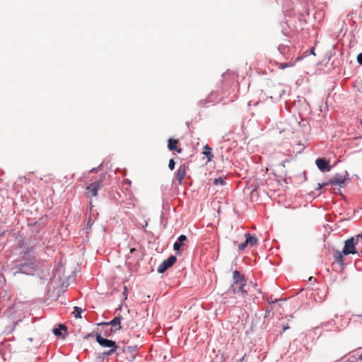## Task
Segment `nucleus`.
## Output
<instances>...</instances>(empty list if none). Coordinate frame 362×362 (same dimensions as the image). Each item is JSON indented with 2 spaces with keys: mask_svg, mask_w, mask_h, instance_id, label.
<instances>
[{
  "mask_svg": "<svg viewBox=\"0 0 362 362\" xmlns=\"http://www.w3.org/2000/svg\"><path fill=\"white\" fill-rule=\"evenodd\" d=\"M233 280L230 287L222 294L224 303H246L247 297L252 289L257 290L252 282L248 281L238 271L233 272Z\"/></svg>",
  "mask_w": 362,
  "mask_h": 362,
  "instance_id": "f257e3e1",
  "label": "nucleus"
},
{
  "mask_svg": "<svg viewBox=\"0 0 362 362\" xmlns=\"http://www.w3.org/2000/svg\"><path fill=\"white\" fill-rule=\"evenodd\" d=\"M16 266L21 273L33 274L38 266L35 253L32 250L22 252L19 258L16 260Z\"/></svg>",
  "mask_w": 362,
  "mask_h": 362,
  "instance_id": "f03ea898",
  "label": "nucleus"
},
{
  "mask_svg": "<svg viewBox=\"0 0 362 362\" xmlns=\"http://www.w3.org/2000/svg\"><path fill=\"white\" fill-rule=\"evenodd\" d=\"M360 240H362L361 235H358L355 238L351 237V238L346 240L344 247L343 248V254L344 255H348L350 254L354 255L358 253L356 245L358 244Z\"/></svg>",
  "mask_w": 362,
  "mask_h": 362,
  "instance_id": "7ed1b4c3",
  "label": "nucleus"
},
{
  "mask_svg": "<svg viewBox=\"0 0 362 362\" xmlns=\"http://www.w3.org/2000/svg\"><path fill=\"white\" fill-rule=\"evenodd\" d=\"M97 342L103 347H110L111 349L105 352L107 356L112 355L115 353L117 349V345L115 341L103 338L100 334H96L95 335Z\"/></svg>",
  "mask_w": 362,
  "mask_h": 362,
  "instance_id": "20e7f679",
  "label": "nucleus"
},
{
  "mask_svg": "<svg viewBox=\"0 0 362 362\" xmlns=\"http://www.w3.org/2000/svg\"><path fill=\"white\" fill-rule=\"evenodd\" d=\"M124 320V318L123 317L117 316V317H115V318H113L110 322H101V323H99L98 325L99 326L112 325V327L110 328V332L115 333L117 330H119L122 328V326L121 325V322H122V320Z\"/></svg>",
  "mask_w": 362,
  "mask_h": 362,
  "instance_id": "39448f33",
  "label": "nucleus"
},
{
  "mask_svg": "<svg viewBox=\"0 0 362 362\" xmlns=\"http://www.w3.org/2000/svg\"><path fill=\"white\" fill-rule=\"evenodd\" d=\"M103 178H100V180H96L87 186L86 191L89 196L96 197L98 195V191L103 186Z\"/></svg>",
  "mask_w": 362,
  "mask_h": 362,
  "instance_id": "423d86ee",
  "label": "nucleus"
},
{
  "mask_svg": "<svg viewBox=\"0 0 362 362\" xmlns=\"http://www.w3.org/2000/svg\"><path fill=\"white\" fill-rule=\"evenodd\" d=\"M176 260V257L173 255L169 257L159 265L157 269L158 272L160 274L165 272L169 267H172L175 263Z\"/></svg>",
  "mask_w": 362,
  "mask_h": 362,
  "instance_id": "0eeeda50",
  "label": "nucleus"
},
{
  "mask_svg": "<svg viewBox=\"0 0 362 362\" xmlns=\"http://www.w3.org/2000/svg\"><path fill=\"white\" fill-rule=\"evenodd\" d=\"M187 170V165L185 163H183L178 167L175 173V180L179 185L182 184V181L186 175Z\"/></svg>",
  "mask_w": 362,
  "mask_h": 362,
  "instance_id": "6e6552de",
  "label": "nucleus"
},
{
  "mask_svg": "<svg viewBox=\"0 0 362 362\" xmlns=\"http://www.w3.org/2000/svg\"><path fill=\"white\" fill-rule=\"evenodd\" d=\"M348 174L346 173L345 175H336L334 177L329 180V184L338 185L340 187H343L345 185V182L347 180Z\"/></svg>",
  "mask_w": 362,
  "mask_h": 362,
  "instance_id": "1a4fd4ad",
  "label": "nucleus"
},
{
  "mask_svg": "<svg viewBox=\"0 0 362 362\" xmlns=\"http://www.w3.org/2000/svg\"><path fill=\"white\" fill-rule=\"evenodd\" d=\"M315 163L317 168L322 172H328L331 169L329 161L325 158H317Z\"/></svg>",
  "mask_w": 362,
  "mask_h": 362,
  "instance_id": "9d476101",
  "label": "nucleus"
},
{
  "mask_svg": "<svg viewBox=\"0 0 362 362\" xmlns=\"http://www.w3.org/2000/svg\"><path fill=\"white\" fill-rule=\"evenodd\" d=\"M178 143H179L178 139H174L172 138L169 139L168 144V147L169 150L172 151H175L177 153H180L182 152V149L180 147L177 146Z\"/></svg>",
  "mask_w": 362,
  "mask_h": 362,
  "instance_id": "9b49d317",
  "label": "nucleus"
},
{
  "mask_svg": "<svg viewBox=\"0 0 362 362\" xmlns=\"http://www.w3.org/2000/svg\"><path fill=\"white\" fill-rule=\"evenodd\" d=\"M187 240V237L185 235H181L178 238V240L175 242L173 245V249L175 251H179L181 246L184 244V241Z\"/></svg>",
  "mask_w": 362,
  "mask_h": 362,
  "instance_id": "f8f14e48",
  "label": "nucleus"
},
{
  "mask_svg": "<svg viewBox=\"0 0 362 362\" xmlns=\"http://www.w3.org/2000/svg\"><path fill=\"white\" fill-rule=\"evenodd\" d=\"M203 154L206 156L207 158L208 161H211L214 155L212 153V149L210 148L208 145H206L204 148Z\"/></svg>",
  "mask_w": 362,
  "mask_h": 362,
  "instance_id": "ddd939ff",
  "label": "nucleus"
},
{
  "mask_svg": "<svg viewBox=\"0 0 362 362\" xmlns=\"http://www.w3.org/2000/svg\"><path fill=\"white\" fill-rule=\"evenodd\" d=\"M245 238H246V243H248L249 245L253 246L257 244V238L254 236L251 235L250 233L245 234Z\"/></svg>",
  "mask_w": 362,
  "mask_h": 362,
  "instance_id": "4468645a",
  "label": "nucleus"
},
{
  "mask_svg": "<svg viewBox=\"0 0 362 362\" xmlns=\"http://www.w3.org/2000/svg\"><path fill=\"white\" fill-rule=\"evenodd\" d=\"M62 330L66 331V326L64 325L60 324L59 325V327L54 328L53 329V333L54 334V335H56L57 337H64V336H63V334L62 333Z\"/></svg>",
  "mask_w": 362,
  "mask_h": 362,
  "instance_id": "2eb2a0df",
  "label": "nucleus"
},
{
  "mask_svg": "<svg viewBox=\"0 0 362 362\" xmlns=\"http://www.w3.org/2000/svg\"><path fill=\"white\" fill-rule=\"evenodd\" d=\"M344 255L343 254V252H340L339 251H337L335 253H334V257L335 259H337V261L340 263V264H343L344 263Z\"/></svg>",
  "mask_w": 362,
  "mask_h": 362,
  "instance_id": "dca6fc26",
  "label": "nucleus"
},
{
  "mask_svg": "<svg viewBox=\"0 0 362 362\" xmlns=\"http://www.w3.org/2000/svg\"><path fill=\"white\" fill-rule=\"evenodd\" d=\"M74 311H73V315L74 316L76 317V318H81V312H82V309L81 308H78V307H74Z\"/></svg>",
  "mask_w": 362,
  "mask_h": 362,
  "instance_id": "f3484780",
  "label": "nucleus"
},
{
  "mask_svg": "<svg viewBox=\"0 0 362 362\" xmlns=\"http://www.w3.org/2000/svg\"><path fill=\"white\" fill-rule=\"evenodd\" d=\"M213 184L214 185H225L226 182L223 177H218V178H215L213 180Z\"/></svg>",
  "mask_w": 362,
  "mask_h": 362,
  "instance_id": "a211bd4d",
  "label": "nucleus"
},
{
  "mask_svg": "<svg viewBox=\"0 0 362 362\" xmlns=\"http://www.w3.org/2000/svg\"><path fill=\"white\" fill-rule=\"evenodd\" d=\"M294 65L293 62H288V63H280L279 64V68L281 69H286L287 67H291Z\"/></svg>",
  "mask_w": 362,
  "mask_h": 362,
  "instance_id": "6ab92c4d",
  "label": "nucleus"
},
{
  "mask_svg": "<svg viewBox=\"0 0 362 362\" xmlns=\"http://www.w3.org/2000/svg\"><path fill=\"white\" fill-rule=\"evenodd\" d=\"M279 50L280 51L281 53L284 54L286 51L288 50V47L285 45H280L279 47Z\"/></svg>",
  "mask_w": 362,
  "mask_h": 362,
  "instance_id": "aec40b11",
  "label": "nucleus"
},
{
  "mask_svg": "<svg viewBox=\"0 0 362 362\" xmlns=\"http://www.w3.org/2000/svg\"><path fill=\"white\" fill-rule=\"evenodd\" d=\"M175 163L173 159H170L169 163H168V168L170 170H173L175 168Z\"/></svg>",
  "mask_w": 362,
  "mask_h": 362,
  "instance_id": "412c9836",
  "label": "nucleus"
},
{
  "mask_svg": "<svg viewBox=\"0 0 362 362\" xmlns=\"http://www.w3.org/2000/svg\"><path fill=\"white\" fill-rule=\"evenodd\" d=\"M247 245H249L248 243H246V240L245 242L242 243L238 245V250H243Z\"/></svg>",
  "mask_w": 362,
  "mask_h": 362,
  "instance_id": "4be33fe9",
  "label": "nucleus"
},
{
  "mask_svg": "<svg viewBox=\"0 0 362 362\" xmlns=\"http://www.w3.org/2000/svg\"><path fill=\"white\" fill-rule=\"evenodd\" d=\"M357 62L359 64L362 65V52L358 54Z\"/></svg>",
  "mask_w": 362,
  "mask_h": 362,
  "instance_id": "5701e85b",
  "label": "nucleus"
},
{
  "mask_svg": "<svg viewBox=\"0 0 362 362\" xmlns=\"http://www.w3.org/2000/svg\"><path fill=\"white\" fill-rule=\"evenodd\" d=\"M329 184V182H324L322 184H318V187L316 188L317 189H320L322 188L324 186H326Z\"/></svg>",
  "mask_w": 362,
  "mask_h": 362,
  "instance_id": "b1692460",
  "label": "nucleus"
},
{
  "mask_svg": "<svg viewBox=\"0 0 362 362\" xmlns=\"http://www.w3.org/2000/svg\"><path fill=\"white\" fill-rule=\"evenodd\" d=\"M310 53L311 54H313V55H315V49L313 47L311 48L310 50H309Z\"/></svg>",
  "mask_w": 362,
  "mask_h": 362,
  "instance_id": "393cba45",
  "label": "nucleus"
},
{
  "mask_svg": "<svg viewBox=\"0 0 362 362\" xmlns=\"http://www.w3.org/2000/svg\"><path fill=\"white\" fill-rule=\"evenodd\" d=\"M136 250L135 248H132V249L130 250V252H131V253H134V252H136Z\"/></svg>",
  "mask_w": 362,
  "mask_h": 362,
  "instance_id": "a878e982",
  "label": "nucleus"
},
{
  "mask_svg": "<svg viewBox=\"0 0 362 362\" xmlns=\"http://www.w3.org/2000/svg\"><path fill=\"white\" fill-rule=\"evenodd\" d=\"M302 58H303V57H297V58H296V62H298V61L301 60V59H302Z\"/></svg>",
  "mask_w": 362,
  "mask_h": 362,
  "instance_id": "bb28decb",
  "label": "nucleus"
},
{
  "mask_svg": "<svg viewBox=\"0 0 362 362\" xmlns=\"http://www.w3.org/2000/svg\"><path fill=\"white\" fill-rule=\"evenodd\" d=\"M127 288L124 287V294H125V293H127Z\"/></svg>",
  "mask_w": 362,
  "mask_h": 362,
  "instance_id": "cd10ccee",
  "label": "nucleus"
},
{
  "mask_svg": "<svg viewBox=\"0 0 362 362\" xmlns=\"http://www.w3.org/2000/svg\"><path fill=\"white\" fill-rule=\"evenodd\" d=\"M92 334H89L87 337H86L85 338H88V337H91Z\"/></svg>",
  "mask_w": 362,
  "mask_h": 362,
  "instance_id": "c85d7f7f",
  "label": "nucleus"
},
{
  "mask_svg": "<svg viewBox=\"0 0 362 362\" xmlns=\"http://www.w3.org/2000/svg\"><path fill=\"white\" fill-rule=\"evenodd\" d=\"M359 359L362 361V354L359 356Z\"/></svg>",
  "mask_w": 362,
  "mask_h": 362,
  "instance_id": "c756f323",
  "label": "nucleus"
},
{
  "mask_svg": "<svg viewBox=\"0 0 362 362\" xmlns=\"http://www.w3.org/2000/svg\"><path fill=\"white\" fill-rule=\"evenodd\" d=\"M126 325L127 327H129L130 325L129 323H126Z\"/></svg>",
  "mask_w": 362,
  "mask_h": 362,
  "instance_id": "7c9ffc66",
  "label": "nucleus"
},
{
  "mask_svg": "<svg viewBox=\"0 0 362 362\" xmlns=\"http://www.w3.org/2000/svg\"><path fill=\"white\" fill-rule=\"evenodd\" d=\"M110 334H108L106 333L105 334V336H110Z\"/></svg>",
  "mask_w": 362,
  "mask_h": 362,
  "instance_id": "2f4dec72",
  "label": "nucleus"
}]
</instances>
